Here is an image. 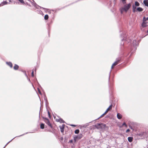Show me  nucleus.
I'll use <instances>...</instances> for the list:
<instances>
[{"label":"nucleus","instance_id":"obj_9","mask_svg":"<svg viewBox=\"0 0 148 148\" xmlns=\"http://www.w3.org/2000/svg\"><path fill=\"white\" fill-rule=\"evenodd\" d=\"M6 64L7 65L10 67V68H12L13 67V64L12 63L10 62H6Z\"/></svg>","mask_w":148,"mask_h":148},{"label":"nucleus","instance_id":"obj_42","mask_svg":"<svg viewBox=\"0 0 148 148\" xmlns=\"http://www.w3.org/2000/svg\"><path fill=\"white\" fill-rule=\"evenodd\" d=\"M28 81H29V82H31V81H30V79H28Z\"/></svg>","mask_w":148,"mask_h":148},{"label":"nucleus","instance_id":"obj_17","mask_svg":"<svg viewBox=\"0 0 148 148\" xmlns=\"http://www.w3.org/2000/svg\"><path fill=\"white\" fill-rule=\"evenodd\" d=\"M143 9L140 7H138L136 9V11H138V12H142L143 11Z\"/></svg>","mask_w":148,"mask_h":148},{"label":"nucleus","instance_id":"obj_45","mask_svg":"<svg viewBox=\"0 0 148 148\" xmlns=\"http://www.w3.org/2000/svg\"><path fill=\"white\" fill-rule=\"evenodd\" d=\"M120 36H121L122 38V34Z\"/></svg>","mask_w":148,"mask_h":148},{"label":"nucleus","instance_id":"obj_25","mask_svg":"<svg viewBox=\"0 0 148 148\" xmlns=\"http://www.w3.org/2000/svg\"><path fill=\"white\" fill-rule=\"evenodd\" d=\"M21 3L23 4H24V2L23 0H18Z\"/></svg>","mask_w":148,"mask_h":148},{"label":"nucleus","instance_id":"obj_11","mask_svg":"<svg viewBox=\"0 0 148 148\" xmlns=\"http://www.w3.org/2000/svg\"><path fill=\"white\" fill-rule=\"evenodd\" d=\"M112 108V105H111L107 109V110H106L105 112V114H106Z\"/></svg>","mask_w":148,"mask_h":148},{"label":"nucleus","instance_id":"obj_48","mask_svg":"<svg viewBox=\"0 0 148 148\" xmlns=\"http://www.w3.org/2000/svg\"><path fill=\"white\" fill-rule=\"evenodd\" d=\"M40 13L41 12V13H42V12L41 11H40Z\"/></svg>","mask_w":148,"mask_h":148},{"label":"nucleus","instance_id":"obj_21","mask_svg":"<svg viewBox=\"0 0 148 148\" xmlns=\"http://www.w3.org/2000/svg\"><path fill=\"white\" fill-rule=\"evenodd\" d=\"M146 18L145 16L143 18V23L142 24V26L143 27H145V26H144V25H143V23H145V22L146 21H145V20L144 21V20H146Z\"/></svg>","mask_w":148,"mask_h":148},{"label":"nucleus","instance_id":"obj_27","mask_svg":"<svg viewBox=\"0 0 148 148\" xmlns=\"http://www.w3.org/2000/svg\"><path fill=\"white\" fill-rule=\"evenodd\" d=\"M23 72L24 73L25 76L27 77L28 78V77L27 75V73H26V72L25 71H23Z\"/></svg>","mask_w":148,"mask_h":148},{"label":"nucleus","instance_id":"obj_29","mask_svg":"<svg viewBox=\"0 0 148 148\" xmlns=\"http://www.w3.org/2000/svg\"><path fill=\"white\" fill-rule=\"evenodd\" d=\"M123 125H125L126 127H127V125H126V124L125 123H124L123 124Z\"/></svg>","mask_w":148,"mask_h":148},{"label":"nucleus","instance_id":"obj_36","mask_svg":"<svg viewBox=\"0 0 148 148\" xmlns=\"http://www.w3.org/2000/svg\"><path fill=\"white\" fill-rule=\"evenodd\" d=\"M38 91L39 92V93L40 94H41V92H40V90L39 89V88H38Z\"/></svg>","mask_w":148,"mask_h":148},{"label":"nucleus","instance_id":"obj_30","mask_svg":"<svg viewBox=\"0 0 148 148\" xmlns=\"http://www.w3.org/2000/svg\"><path fill=\"white\" fill-rule=\"evenodd\" d=\"M32 77L34 76V71H32Z\"/></svg>","mask_w":148,"mask_h":148},{"label":"nucleus","instance_id":"obj_34","mask_svg":"<svg viewBox=\"0 0 148 148\" xmlns=\"http://www.w3.org/2000/svg\"><path fill=\"white\" fill-rule=\"evenodd\" d=\"M56 121L58 122H59V119H56Z\"/></svg>","mask_w":148,"mask_h":148},{"label":"nucleus","instance_id":"obj_37","mask_svg":"<svg viewBox=\"0 0 148 148\" xmlns=\"http://www.w3.org/2000/svg\"><path fill=\"white\" fill-rule=\"evenodd\" d=\"M70 125L72 126H73V127H75V125H73V124L71 125Z\"/></svg>","mask_w":148,"mask_h":148},{"label":"nucleus","instance_id":"obj_1","mask_svg":"<svg viewBox=\"0 0 148 148\" xmlns=\"http://www.w3.org/2000/svg\"><path fill=\"white\" fill-rule=\"evenodd\" d=\"M106 126V125L103 123H97V124L93 125L92 126L93 128L94 129L97 128L99 129V128H104Z\"/></svg>","mask_w":148,"mask_h":148},{"label":"nucleus","instance_id":"obj_54","mask_svg":"<svg viewBox=\"0 0 148 148\" xmlns=\"http://www.w3.org/2000/svg\"><path fill=\"white\" fill-rule=\"evenodd\" d=\"M123 1H126V0H123Z\"/></svg>","mask_w":148,"mask_h":148},{"label":"nucleus","instance_id":"obj_32","mask_svg":"<svg viewBox=\"0 0 148 148\" xmlns=\"http://www.w3.org/2000/svg\"><path fill=\"white\" fill-rule=\"evenodd\" d=\"M130 131V130L129 129H127L126 130V133H127V132H129Z\"/></svg>","mask_w":148,"mask_h":148},{"label":"nucleus","instance_id":"obj_20","mask_svg":"<svg viewBox=\"0 0 148 148\" xmlns=\"http://www.w3.org/2000/svg\"><path fill=\"white\" fill-rule=\"evenodd\" d=\"M135 6H138L140 5V3L138 1H135Z\"/></svg>","mask_w":148,"mask_h":148},{"label":"nucleus","instance_id":"obj_22","mask_svg":"<svg viewBox=\"0 0 148 148\" xmlns=\"http://www.w3.org/2000/svg\"><path fill=\"white\" fill-rule=\"evenodd\" d=\"M59 121L60 123H64V121L61 118H59Z\"/></svg>","mask_w":148,"mask_h":148},{"label":"nucleus","instance_id":"obj_5","mask_svg":"<svg viewBox=\"0 0 148 148\" xmlns=\"http://www.w3.org/2000/svg\"><path fill=\"white\" fill-rule=\"evenodd\" d=\"M121 59L119 58H118L116 59V61L112 64V65L111 66V68L112 69L113 68V66H114L117 65L118 63H119Z\"/></svg>","mask_w":148,"mask_h":148},{"label":"nucleus","instance_id":"obj_33","mask_svg":"<svg viewBox=\"0 0 148 148\" xmlns=\"http://www.w3.org/2000/svg\"><path fill=\"white\" fill-rule=\"evenodd\" d=\"M69 141V143H72L73 142V140H70Z\"/></svg>","mask_w":148,"mask_h":148},{"label":"nucleus","instance_id":"obj_31","mask_svg":"<svg viewBox=\"0 0 148 148\" xmlns=\"http://www.w3.org/2000/svg\"><path fill=\"white\" fill-rule=\"evenodd\" d=\"M122 3L123 4H125L126 3V2L125 1H123V0H122Z\"/></svg>","mask_w":148,"mask_h":148},{"label":"nucleus","instance_id":"obj_10","mask_svg":"<svg viewBox=\"0 0 148 148\" xmlns=\"http://www.w3.org/2000/svg\"><path fill=\"white\" fill-rule=\"evenodd\" d=\"M29 132H26L24 134H22L21 135H20V136H16L15 137H14V138H13L10 141H9V142H8L6 144V145H7L10 143L13 139H14V138H15L16 137H20V136H22L25 134H28Z\"/></svg>","mask_w":148,"mask_h":148},{"label":"nucleus","instance_id":"obj_40","mask_svg":"<svg viewBox=\"0 0 148 148\" xmlns=\"http://www.w3.org/2000/svg\"><path fill=\"white\" fill-rule=\"evenodd\" d=\"M123 44H124V43H121V46H123Z\"/></svg>","mask_w":148,"mask_h":148},{"label":"nucleus","instance_id":"obj_23","mask_svg":"<svg viewBox=\"0 0 148 148\" xmlns=\"http://www.w3.org/2000/svg\"><path fill=\"white\" fill-rule=\"evenodd\" d=\"M49 18V16L47 14H46L45 16H44V19L45 20H47Z\"/></svg>","mask_w":148,"mask_h":148},{"label":"nucleus","instance_id":"obj_39","mask_svg":"<svg viewBox=\"0 0 148 148\" xmlns=\"http://www.w3.org/2000/svg\"><path fill=\"white\" fill-rule=\"evenodd\" d=\"M147 21V20H148V17L146 18V20H144V21Z\"/></svg>","mask_w":148,"mask_h":148},{"label":"nucleus","instance_id":"obj_28","mask_svg":"<svg viewBox=\"0 0 148 148\" xmlns=\"http://www.w3.org/2000/svg\"><path fill=\"white\" fill-rule=\"evenodd\" d=\"M48 113L49 117L50 118H51V115L50 114V113L49 111H48Z\"/></svg>","mask_w":148,"mask_h":148},{"label":"nucleus","instance_id":"obj_12","mask_svg":"<svg viewBox=\"0 0 148 148\" xmlns=\"http://www.w3.org/2000/svg\"><path fill=\"white\" fill-rule=\"evenodd\" d=\"M8 4V2L6 1H4L2 2L1 4H0V6H3L4 5H6Z\"/></svg>","mask_w":148,"mask_h":148},{"label":"nucleus","instance_id":"obj_49","mask_svg":"<svg viewBox=\"0 0 148 148\" xmlns=\"http://www.w3.org/2000/svg\"><path fill=\"white\" fill-rule=\"evenodd\" d=\"M45 99L46 100V101H47V99H45Z\"/></svg>","mask_w":148,"mask_h":148},{"label":"nucleus","instance_id":"obj_53","mask_svg":"<svg viewBox=\"0 0 148 148\" xmlns=\"http://www.w3.org/2000/svg\"><path fill=\"white\" fill-rule=\"evenodd\" d=\"M147 32L148 33V30L147 31Z\"/></svg>","mask_w":148,"mask_h":148},{"label":"nucleus","instance_id":"obj_43","mask_svg":"<svg viewBox=\"0 0 148 148\" xmlns=\"http://www.w3.org/2000/svg\"><path fill=\"white\" fill-rule=\"evenodd\" d=\"M125 40V39H124V38H123V39H122V40Z\"/></svg>","mask_w":148,"mask_h":148},{"label":"nucleus","instance_id":"obj_52","mask_svg":"<svg viewBox=\"0 0 148 148\" xmlns=\"http://www.w3.org/2000/svg\"><path fill=\"white\" fill-rule=\"evenodd\" d=\"M143 134H144V133H145V132H143Z\"/></svg>","mask_w":148,"mask_h":148},{"label":"nucleus","instance_id":"obj_13","mask_svg":"<svg viewBox=\"0 0 148 148\" xmlns=\"http://www.w3.org/2000/svg\"><path fill=\"white\" fill-rule=\"evenodd\" d=\"M13 68L14 70H18L19 68V66L16 64H15Z\"/></svg>","mask_w":148,"mask_h":148},{"label":"nucleus","instance_id":"obj_18","mask_svg":"<svg viewBox=\"0 0 148 148\" xmlns=\"http://www.w3.org/2000/svg\"><path fill=\"white\" fill-rule=\"evenodd\" d=\"M136 8L135 6H134V5H133L132 6V10L134 12H135L136 11Z\"/></svg>","mask_w":148,"mask_h":148},{"label":"nucleus","instance_id":"obj_35","mask_svg":"<svg viewBox=\"0 0 148 148\" xmlns=\"http://www.w3.org/2000/svg\"><path fill=\"white\" fill-rule=\"evenodd\" d=\"M110 72L109 73V81L110 80Z\"/></svg>","mask_w":148,"mask_h":148},{"label":"nucleus","instance_id":"obj_15","mask_svg":"<svg viewBox=\"0 0 148 148\" xmlns=\"http://www.w3.org/2000/svg\"><path fill=\"white\" fill-rule=\"evenodd\" d=\"M133 138L132 137H129L128 138V141L130 143L132 142L133 140Z\"/></svg>","mask_w":148,"mask_h":148},{"label":"nucleus","instance_id":"obj_38","mask_svg":"<svg viewBox=\"0 0 148 148\" xmlns=\"http://www.w3.org/2000/svg\"><path fill=\"white\" fill-rule=\"evenodd\" d=\"M130 129H132V130H133V127L132 126H130Z\"/></svg>","mask_w":148,"mask_h":148},{"label":"nucleus","instance_id":"obj_2","mask_svg":"<svg viewBox=\"0 0 148 148\" xmlns=\"http://www.w3.org/2000/svg\"><path fill=\"white\" fill-rule=\"evenodd\" d=\"M131 6V5L130 3L125 5L124 7L122 8L121 9L122 10L121 11V13H122V11H124L126 12H127L130 7Z\"/></svg>","mask_w":148,"mask_h":148},{"label":"nucleus","instance_id":"obj_26","mask_svg":"<svg viewBox=\"0 0 148 148\" xmlns=\"http://www.w3.org/2000/svg\"><path fill=\"white\" fill-rule=\"evenodd\" d=\"M106 114H105V112L103 114H102L100 117H99V118H97V119H99L100 118L102 117V116H104V115H105Z\"/></svg>","mask_w":148,"mask_h":148},{"label":"nucleus","instance_id":"obj_50","mask_svg":"<svg viewBox=\"0 0 148 148\" xmlns=\"http://www.w3.org/2000/svg\"><path fill=\"white\" fill-rule=\"evenodd\" d=\"M9 1H10V2H11V0H9Z\"/></svg>","mask_w":148,"mask_h":148},{"label":"nucleus","instance_id":"obj_16","mask_svg":"<svg viewBox=\"0 0 148 148\" xmlns=\"http://www.w3.org/2000/svg\"><path fill=\"white\" fill-rule=\"evenodd\" d=\"M143 3L145 6L148 7V2L147 0H145L143 2Z\"/></svg>","mask_w":148,"mask_h":148},{"label":"nucleus","instance_id":"obj_44","mask_svg":"<svg viewBox=\"0 0 148 148\" xmlns=\"http://www.w3.org/2000/svg\"><path fill=\"white\" fill-rule=\"evenodd\" d=\"M144 24H145V23H143V25H144V26H145L144 27H145V25H144Z\"/></svg>","mask_w":148,"mask_h":148},{"label":"nucleus","instance_id":"obj_51","mask_svg":"<svg viewBox=\"0 0 148 148\" xmlns=\"http://www.w3.org/2000/svg\"><path fill=\"white\" fill-rule=\"evenodd\" d=\"M61 139L62 140L63 139V138L62 137V138H61Z\"/></svg>","mask_w":148,"mask_h":148},{"label":"nucleus","instance_id":"obj_4","mask_svg":"<svg viewBox=\"0 0 148 148\" xmlns=\"http://www.w3.org/2000/svg\"><path fill=\"white\" fill-rule=\"evenodd\" d=\"M43 118L46 124H47L51 128H52V126L50 123V122L49 119L46 118H45L44 117H43Z\"/></svg>","mask_w":148,"mask_h":148},{"label":"nucleus","instance_id":"obj_6","mask_svg":"<svg viewBox=\"0 0 148 148\" xmlns=\"http://www.w3.org/2000/svg\"><path fill=\"white\" fill-rule=\"evenodd\" d=\"M132 45L134 49H136L137 46V42L136 40H134L133 41Z\"/></svg>","mask_w":148,"mask_h":148},{"label":"nucleus","instance_id":"obj_41","mask_svg":"<svg viewBox=\"0 0 148 148\" xmlns=\"http://www.w3.org/2000/svg\"><path fill=\"white\" fill-rule=\"evenodd\" d=\"M39 119H40V112H39Z\"/></svg>","mask_w":148,"mask_h":148},{"label":"nucleus","instance_id":"obj_47","mask_svg":"<svg viewBox=\"0 0 148 148\" xmlns=\"http://www.w3.org/2000/svg\"><path fill=\"white\" fill-rule=\"evenodd\" d=\"M7 145H5V146L3 148H4Z\"/></svg>","mask_w":148,"mask_h":148},{"label":"nucleus","instance_id":"obj_7","mask_svg":"<svg viewBox=\"0 0 148 148\" xmlns=\"http://www.w3.org/2000/svg\"><path fill=\"white\" fill-rule=\"evenodd\" d=\"M65 125L64 124H63L62 126H60L59 127L60 129V131L62 133H63L64 132V129Z\"/></svg>","mask_w":148,"mask_h":148},{"label":"nucleus","instance_id":"obj_24","mask_svg":"<svg viewBox=\"0 0 148 148\" xmlns=\"http://www.w3.org/2000/svg\"><path fill=\"white\" fill-rule=\"evenodd\" d=\"M79 132V129H77L75 131V133L76 134H78Z\"/></svg>","mask_w":148,"mask_h":148},{"label":"nucleus","instance_id":"obj_14","mask_svg":"<svg viewBox=\"0 0 148 148\" xmlns=\"http://www.w3.org/2000/svg\"><path fill=\"white\" fill-rule=\"evenodd\" d=\"M117 117L118 119H121L122 117V115L119 113H118L117 115Z\"/></svg>","mask_w":148,"mask_h":148},{"label":"nucleus","instance_id":"obj_3","mask_svg":"<svg viewBox=\"0 0 148 148\" xmlns=\"http://www.w3.org/2000/svg\"><path fill=\"white\" fill-rule=\"evenodd\" d=\"M83 136L82 134H80L77 136L75 135L73 137V139L75 142H76L77 141L80 139Z\"/></svg>","mask_w":148,"mask_h":148},{"label":"nucleus","instance_id":"obj_8","mask_svg":"<svg viewBox=\"0 0 148 148\" xmlns=\"http://www.w3.org/2000/svg\"><path fill=\"white\" fill-rule=\"evenodd\" d=\"M32 4L35 8H36L37 9H40H40H41L42 8L43 9V8L39 6V5H37L35 3H33Z\"/></svg>","mask_w":148,"mask_h":148},{"label":"nucleus","instance_id":"obj_19","mask_svg":"<svg viewBox=\"0 0 148 148\" xmlns=\"http://www.w3.org/2000/svg\"><path fill=\"white\" fill-rule=\"evenodd\" d=\"M40 127L41 129H43L45 127V124L43 123H41L40 125Z\"/></svg>","mask_w":148,"mask_h":148},{"label":"nucleus","instance_id":"obj_46","mask_svg":"<svg viewBox=\"0 0 148 148\" xmlns=\"http://www.w3.org/2000/svg\"><path fill=\"white\" fill-rule=\"evenodd\" d=\"M130 41H131V40H129V41L128 42H130Z\"/></svg>","mask_w":148,"mask_h":148}]
</instances>
